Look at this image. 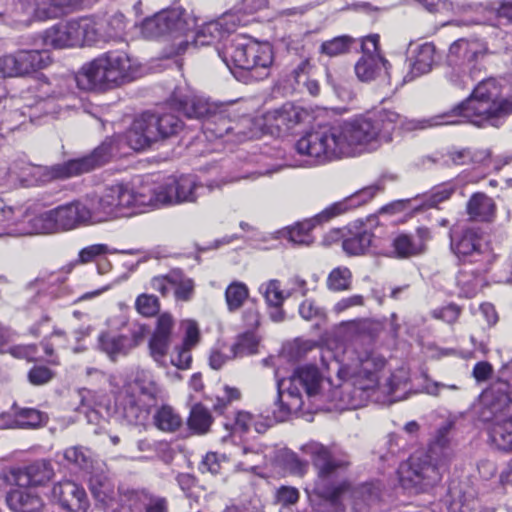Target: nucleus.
Masks as SVG:
<instances>
[{
  "mask_svg": "<svg viewBox=\"0 0 512 512\" xmlns=\"http://www.w3.org/2000/svg\"><path fill=\"white\" fill-rule=\"evenodd\" d=\"M151 288L159 292L162 296H167L170 293V271L165 275H158L151 279Z\"/></svg>",
  "mask_w": 512,
  "mask_h": 512,
  "instance_id": "774afa93",
  "label": "nucleus"
},
{
  "mask_svg": "<svg viewBox=\"0 0 512 512\" xmlns=\"http://www.w3.org/2000/svg\"><path fill=\"white\" fill-rule=\"evenodd\" d=\"M95 35V28L90 18L84 17L49 28L45 31L44 42L47 46L58 49L92 45L95 44Z\"/></svg>",
  "mask_w": 512,
  "mask_h": 512,
  "instance_id": "dca6fc26",
  "label": "nucleus"
},
{
  "mask_svg": "<svg viewBox=\"0 0 512 512\" xmlns=\"http://www.w3.org/2000/svg\"><path fill=\"white\" fill-rule=\"evenodd\" d=\"M83 212L84 209L81 207L79 200L59 205L29 218L30 233L51 234L86 226Z\"/></svg>",
  "mask_w": 512,
  "mask_h": 512,
  "instance_id": "f8f14e48",
  "label": "nucleus"
},
{
  "mask_svg": "<svg viewBox=\"0 0 512 512\" xmlns=\"http://www.w3.org/2000/svg\"><path fill=\"white\" fill-rule=\"evenodd\" d=\"M232 29L226 27L224 19L211 21L201 26L195 36V46H207L218 43L223 40Z\"/></svg>",
  "mask_w": 512,
  "mask_h": 512,
  "instance_id": "c9c22d12",
  "label": "nucleus"
},
{
  "mask_svg": "<svg viewBox=\"0 0 512 512\" xmlns=\"http://www.w3.org/2000/svg\"><path fill=\"white\" fill-rule=\"evenodd\" d=\"M53 377L54 372L45 366H34L28 373L29 382L33 385H44Z\"/></svg>",
  "mask_w": 512,
  "mask_h": 512,
  "instance_id": "0e129e2a",
  "label": "nucleus"
},
{
  "mask_svg": "<svg viewBox=\"0 0 512 512\" xmlns=\"http://www.w3.org/2000/svg\"><path fill=\"white\" fill-rule=\"evenodd\" d=\"M387 61L379 53H363L355 65V73L359 80L369 82L375 79L383 66L386 70Z\"/></svg>",
  "mask_w": 512,
  "mask_h": 512,
  "instance_id": "e433bc0d",
  "label": "nucleus"
},
{
  "mask_svg": "<svg viewBox=\"0 0 512 512\" xmlns=\"http://www.w3.org/2000/svg\"><path fill=\"white\" fill-rule=\"evenodd\" d=\"M486 52L484 44L477 40L458 39L453 42L447 55V63L453 70L448 76L450 81L456 86H466Z\"/></svg>",
  "mask_w": 512,
  "mask_h": 512,
  "instance_id": "ddd939ff",
  "label": "nucleus"
},
{
  "mask_svg": "<svg viewBox=\"0 0 512 512\" xmlns=\"http://www.w3.org/2000/svg\"><path fill=\"white\" fill-rule=\"evenodd\" d=\"M479 419L489 423V438L499 450L512 452V387L498 380L479 399Z\"/></svg>",
  "mask_w": 512,
  "mask_h": 512,
  "instance_id": "423d86ee",
  "label": "nucleus"
},
{
  "mask_svg": "<svg viewBox=\"0 0 512 512\" xmlns=\"http://www.w3.org/2000/svg\"><path fill=\"white\" fill-rule=\"evenodd\" d=\"M6 502L14 512H41L42 499L33 493L23 490H12L6 496Z\"/></svg>",
  "mask_w": 512,
  "mask_h": 512,
  "instance_id": "f704fd0d",
  "label": "nucleus"
},
{
  "mask_svg": "<svg viewBox=\"0 0 512 512\" xmlns=\"http://www.w3.org/2000/svg\"><path fill=\"white\" fill-rule=\"evenodd\" d=\"M183 122L171 112L160 114L143 113L134 120L127 134L129 146L134 150H143L160 139L178 134Z\"/></svg>",
  "mask_w": 512,
  "mask_h": 512,
  "instance_id": "9d476101",
  "label": "nucleus"
},
{
  "mask_svg": "<svg viewBox=\"0 0 512 512\" xmlns=\"http://www.w3.org/2000/svg\"><path fill=\"white\" fill-rule=\"evenodd\" d=\"M474 495L466 483H453L448 490L449 512H465L470 509Z\"/></svg>",
  "mask_w": 512,
  "mask_h": 512,
  "instance_id": "58836bf2",
  "label": "nucleus"
},
{
  "mask_svg": "<svg viewBox=\"0 0 512 512\" xmlns=\"http://www.w3.org/2000/svg\"><path fill=\"white\" fill-rule=\"evenodd\" d=\"M302 451L311 457L313 465L317 469L319 482L316 489L322 498L336 503L350 491V484L346 481L331 485L324 483L350 466V458L345 452L334 445L328 447L316 441L303 445Z\"/></svg>",
  "mask_w": 512,
  "mask_h": 512,
  "instance_id": "1a4fd4ad",
  "label": "nucleus"
},
{
  "mask_svg": "<svg viewBox=\"0 0 512 512\" xmlns=\"http://www.w3.org/2000/svg\"><path fill=\"white\" fill-rule=\"evenodd\" d=\"M51 497L61 508L69 512H86L90 506L85 489L69 480L56 483L52 488Z\"/></svg>",
  "mask_w": 512,
  "mask_h": 512,
  "instance_id": "412c9836",
  "label": "nucleus"
},
{
  "mask_svg": "<svg viewBox=\"0 0 512 512\" xmlns=\"http://www.w3.org/2000/svg\"><path fill=\"white\" fill-rule=\"evenodd\" d=\"M161 393L154 374L145 369L135 372L133 379L127 381L117 396V403L123 417L135 425L145 424L156 407Z\"/></svg>",
  "mask_w": 512,
  "mask_h": 512,
  "instance_id": "0eeeda50",
  "label": "nucleus"
},
{
  "mask_svg": "<svg viewBox=\"0 0 512 512\" xmlns=\"http://www.w3.org/2000/svg\"><path fill=\"white\" fill-rule=\"evenodd\" d=\"M455 192V186L451 183L442 184L433 189L431 194L426 198L427 207H436L439 203L449 199Z\"/></svg>",
  "mask_w": 512,
  "mask_h": 512,
  "instance_id": "bf43d9fd",
  "label": "nucleus"
},
{
  "mask_svg": "<svg viewBox=\"0 0 512 512\" xmlns=\"http://www.w3.org/2000/svg\"><path fill=\"white\" fill-rule=\"evenodd\" d=\"M217 52L231 71L233 68L264 70L259 77L267 76V69L272 63V49L268 44H261L245 38L235 37L229 40L223 48H217Z\"/></svg>",
  "mask_w": 512,
  "mask_h": 512,
  "instance_id": "9b49d317",
  "label": "nucleus"
},
{
  "mask_svg": "<svg viewBox=\"0 0 512 512\" xmlns=\"http://www.w3.org/2000/svg\"><path fill=\"white\" fill-rule=\"evenodd\" d=\"M191 349L192 348L184 345L176 347L171 355V364L178 369H188L192 361Z\"/></svg>",
  "mask_w": 512,
  "mask_h": 512,
  "instance_id": "e2e57ef3",
  "label": "nucleus"
},
{
  "mask_svg": "<svg viewBox=\"0 0 512 512\" xmlns=\"http://www.w3.org/2000/svg\"><path fill=\"white\" fill-rule=\"evenodd\" d=\"M455 10L458 12H475L477 14L473 19L475 24L492 26L512 25V1L503 2L497 8H487L481 4H457Z\"/></svg>",
  "mask_w": 512,
  "mask_h": 512,
  "instance_id": "5701e85b",
  "label": "nucleus"
},
{
  "mask_svg": "<svg viewBox=\"0 0 512 512\" xmlns=\"http://www.w3.org/2000/svg\"><path fill=\"white\" fill-rule=\"evenodd\" d=\"M355 330L362 336L374 339L382 331V324L372 319L359 320L354 324Z\"/></svg>",
  "mask_w": 512,
  "mask_h": 512,
  "instance_id": "680f3d73",
  "label": "nucleus"
},
{
  "mask_svg": "<svg viewBox=\"0 0 512 512\" xmlns=\"http://www.w3.org/2000/svg\"><path fill=\"white\" fill-rule=\"evenodd\" d=\"M302 114L291 104H285L280 109L269 111L264 115L267 132L279 135L288 132L301 122Z\"/></svg>",
  "mask_w": 512,
  "mask_h": 512,
  "instance_id": "393cba45",
  "label": "nucleus"
},
{
  "mask_svg": "<svg viewBox=\"0 0 512 512\" xmlns=\"http://www.w3.org/2000/svg\"><path fill=\"white\" fill-rule=\"evenodd\" d=\"M511 113L512 101L501 96V87L496 79L488 78L478 83L467 100L450 112L436 115L441 117L436 126L460 123L456 117H462L477 126L485 123L498 126L499 120Z\"/></svg>",
  "mask_w": 512,
  "mask_h": 512,
  "instance_id": "39448f33",
  "label": "nucleus"
},
{
  "mask_svg": "<svg viewBox=\"0 0 512 512\" xmlns=\"http://www.w3.org/2000/svg\"><path fill=\"white\" fill-rule=\"evenodd\" d=\"M461 313V309L456 304H448L446 306L436 308L431 312L433 318L442 320L448 324L455 323Z\"/></svg>",
  "mask_w": 512,
  "mask_h": 512,
  "instance_id": "052dcab7",
  "label": "nucleus"
},
{
  "mask_svg": "<svg viewBox=\"0 0 512 512\" xmlns=\"http://www.w3.org/2000/svg\"><path fill=\"white\" fill-rule=\"evenodd\" d=\"M64 458L80 469L88 470L92 466L91 452L82 446L67 448L63 453Z\"/></svg>",
  "mask_w": 512,
  "mask_h": 512,
  "instance_id": "3c124183",
  "label": "nucleus"
},
{
  "mask_svg": "<svg viewBox=\"0 0 512 512\" xmlns=\"http://www.w3.org/2000/svg\"><path fill=\"white\" fill-rule=\"evenodd\" d=\"M353 43L354 39L350 36H338L323 42L320 51L329 57H336L349 52Z\"/></svg>",
  "mask_w": 512,
  "mask_h": 512,
  "instance_id": "de8ad7c7",
  "label": "nucleus"
},
{
  "mask_svg": "<svg viewBox=\"0 0 512 512\" xmlns=\"http://www.w3.org/2000/svg\"><path fill=\"white\" fill-rule=\"evenodd\" d=\"M173 325L174 321L172 316L168 313H163L157 319V326L153 335L171 339Z\"/></svg>",
  "mask_w": 512,
  "mask_h": 512,
  "instance_id": "338daca9",
  "label": "nucleus"
},
{
  "mask_svg": "<svg viewBox=\"0 0 512 512\" xmlns=\"http://www.w3.org/2000/svg\"><path fill=\"white\" fill-rule=\"evenodd\" d=\"M233 130L231 121L217 108L205 119L203 131L207 137L222 138Z\"/></svg>",
  "mask_w": 512,
  "mask_h": 512,
  "instance_id": "a19ab883",
  "label": "nucleus"
},
{
  "mask_svg": "<svg viewBox=\"0 0 512 512\" xmlns=\"http://www.w3.org/2000/svg\"><path fill=\"white\" fill-rule=\"evenodd\" d=\"M343 237L342 248L348 255H363L374 246V235L366 229L349 230Z\"/></svg>",
  "mask_w": 512,
  "mask_h": 512,
  "instance_id": "72a5a7b5",
  "label": "nucleus"
},
{
  "mask_svg": "<svg viewBox=\"0 0 512 512\" xmlns=\"http://www.w3.org/2000/svg\"><path fill=\"white\" fill-rule=\"evenodd\" d=\"M170 284L174 288V297L177 301L188 302L193 298L195 282L180 269L170 271Z\"/></svg>",
  "mask_w": 512,
  "mask_h": 512,
  "instance_id": "ea45409f",
  "label": "nucleus"
},
{
  "mask_svg": "<svg viewBox=\"0 0 512 512\" xmlns=\"http://www.w3.org/2000/svg\"><path fill=\"white\" fill-rule=\"evenodd\" d=\"M241 455L244 457V459L237 463V468L243 471L254 472L264 459L262 453L247 447H243L241 449Z\"/></svg>",
  "mask_w": 512,
  "mask_h": 512,
  "instance_id": "4d7b16f0",
  "label": "nucleus"
},
{
  "mask_svg": "<svg viewBox=\"0 0 512 512\" xmlns=\"http://www.w3.org/2000/svg\"><path fill=\"white\" fill-rule=\"evenodd\" d=\"M451 247L458 257H472L471 261L475 262L483 254L482 238L472 228L464 229L458 238H452Z\"/></svg>",
  "mask_w": 512,
  "mask_h": 512,
  "instance_id": "c85d7f7f",
  "label": "nucleus"
},
{
  "mask_svg": "<svg viewBox=\"0 0 512 512\" xmlns=\"http://www.w3.org/2000/svg\"><path fill=\"white\" fill-rule=\"evenodd\" d=\"M98 348L105 353L110 360L116 361L118 357L126 356L133 349V344L129 342V337L126 335L102 332L98 336Z\"/></svg>",
  "mask_w": 512,
  "mask_h": 512,
  "instance_id": "2f4dec72",
  "label": "nucleus"
},
{
  "mask_svg": "<svg viewBox=\"0 0 512 512\" xmlns=\"http://www.w3.org/2000/svg\"><path fill=\"white\" fill-rule=\"evenodd\" d=\"M50 63L51 57L47 50H18L0 57V73L5 77H23Z\"/></svg>",
  "mask_w": 512,
  "mask_h": 512,
  "instance_id": "a211bd4d",
  "label": "nucleus"
},
{
  "mask_svg": "<svg viewBox=\"0 0 512 512\" xmlns=\"http://www.w3.org/2000/svg\"><path fill=\"white\" fill-rule=\"evenodd\" d=\"M95 28V43L109 41L119 37L125 30L127 22L124 14L116 12L107 19L89 17Z\"/></svg>",
  "mask_w": 512,
  "mask_h": 512,
  "instance_id": "7c9ffc66",
  "label": "nucleus"
},
{
  "mask_svg": "<svg viewBox=\"0 0 512 512\" xmlns=\"http://www.w3.org/2000/svg\"><path fill=\"white\" fill-rule=\"evenodd\" d=\"M482 279L479 276L467 272H460L457 277V284L461 295L466 298L474 297L481 287Z\"/></svg>",
  "mask_w": 512,
  "mask_h": 512,
  "instance_id": "5fc2aeb1",
  "label": "nucleus"
},
{
  "mask_svg": "<svg viewBox=\"0 0 512 512\" xmlns=\"http://www.w3.org/2000/svg\"><path fill=\"white\" fill-rule=\"evenodd\" d=\"M323 374L312 364L297 368L288 378L278 379V399L275 402L273 418L276 422L285 421L292 412L303 406L302 390L312 397L321 391Z\"/></svg>",
  "mask_w": 512,
  "mask_h": 512,
  "instance_id": "6e6552de",
  "label": "nucleus"
},
{
  "mask_svg": "<svg viewBox=\"0 0 512 512\" xmlns=\"http://www.w3.org/2000/svg\"><path fill=\"white\" fill-rule=\"evenodd\" d=\"M84 209L83 218L86 226L99 224L116 218L115 209L110 199L108 188L102 195H90L78 199Z\"/></svg>",
  "mask_w": 512,
  "mask_h": 512,
  "instance_id": "b1692460",
  "label": "nucleus"
},
{
  "mask_svg": "<svg viewBox=\"0 0 512 512\" xmlns=\"http://www.w3.org/2000/svg\"><path fill=\"white\" fill-rule=\"evenodd\" d=\"M136 68L128 54L122 51L106 52L82 66L74 79H61L57 89H45L50 83L42 84L44 93L52 97H62L69 91V82L75 81L78 87L86 91H107L118 88L135 79Z\"/></svg>",
  "mask_w": 512,
  "mask_h": 512,
  "instance_id": "7ed1b4c3",
  "label": "nucleus"
},
{
  "mask_svg": "<svg viewBox=\"0 0 512 512\" xmlns=\"http://www.w3.org/2000/svg\"><path fill=\"white\" fill-rule=\"evenodd\" d=\"M352 273L347 267H336L328 275L327 286L332 291L348 290L351 285Z\"/></svg>",
  "mask_w": 512,
  "mask_h": 512,
  "instance_id": "09e8293b",
  "label": "nucleus"
},
{
  "mask_svg": "<svg viewBox=\"0 0 512 512\" xmlns=\"http://www.w3.org/2000/svg\"><path fill=\"white\" fill-rule=\"evenodd\" d=\"M164 183L155 184L144 182L135 190L136 204L138 213L145 208H159L166 206V197Z\"/></svg>",
  "mask_w": 512,
  "mask_h": 512,
  "instance_id": "c756f323",
  "label": "nucleus"
},
{
  "mask_svg": "<svg viewBox=\"0 0 512 512\" xmlns=\"http://www.w3.org/2000/svg\"><path fill=\"white\" fill-rule=\"evenodd\" d=\"M54 468L48 460H37L24 468H9L1 472V479L19 487L43 486L54 477Z\"/></svg>",
  "mask_w": 512,
  "mask_h": 512,
  "instance_id": "6ab92c4d",
  "label": "nucleus"
},
{
  "mask_svg": "<svg viewBox=\"0 0 512 512\" xmlns=\"http://www.w3.org/2000/svg\"><path fill=\"white\" fill-rule=\"evenodd\" d=\"M221 462L219 456L214 452L207 453L201 463L199 464V470L202 473H211L216 475L220 472Z\"/></svg>",
  "mask_w": 512,
  "mask_h": 512,
  "instance_id": "69168bd1",
  "label": "nucleus"
},
{
  "mask_svg": "<svg viewBox=\"0 0 512 512\" xmlns=\"http://www.w3.org/2000/svg\"><path fill=\"white\" fill-rule=\"evenodd\" d=\"M187 29V23L180 9L165 10L146 18L141 25V34L147 39H154L164 35H174L178 41L174 44L176 49L169 55H179L189 46L186 40L180 39Z\"/></svg>",
  "mask_w": 512,
  "mask_h": 512,
  "instance_id": "2eb2a0df",
  "label": "nucleus"
},
{
  "mask_svg": "<svg viewBox=\"0 0 512 512\" xmlns=\"http://www.w3.org/2000/svg\"><path fill=\"white\" fill-rule=\"evenodd\" d=\"M346 210L347 205L344 202L333 203L313 218L306 219L288 227L285 236L293 244L309 246L313 243V237L310 232L316 225L327 222L343 214Z\"/></svg>",
  "mask_w": 512,
  "mask_h": 512,
  "instance_id": "aec40b11",
  "label": "nucleus"
},
{
  "mask_svg": "<svg viewBox=\"0 0 512 512\" xmlns=\"http://www.w3.org/2000/svg\"><path fill=\"white\" fill-rule=\"evenodd\" d=\"M259 340L254 333H244L231 347L232 357H243L257 352Z\"/></svg>",
  "mask_w": 512,
  "mask_h": 512,
  "instance_id": "8fccbe9b",
  "label": "nucleus"
},
{
  "mask_svg": "<svg viewBox=\"0 0 512 512\" xmlns=\"http://www.w3.org/2000/svg\"><path fill=\"white\" fill-rule=\"evenodd\" d=\"M29 13L39 19L56 18L77 4V0H23Z\"/></svg>",
  "mask_w": 512,
  "mask_h": 512,
  "instance_id": "cd10ccee",
  "label": "nucleus"
},
{
  "mask_svg": "<svg viewBox=\"0 0 512 512\" xmlns=\"http://www.w3.org/2000/svg\"><path fill=\"white\" fill-rule=\"evenodd\" d=\"M117 249H111L106 244H93L87 247H84L79 251L78 258L75 261L77 264H87L94 261L97 257L106 255V254H114L118 253Z\"/></svg>",
  "mask_w": 512,
  "mask_h": 512,
  "instance_id": "603ef678",
  "label": "nucleus"
},
{
  "mask_svg": "<svg viewBox=\"0 0 512 512\" xmlns=\"http://www.w3.org/2000/svg\"><path fill=\"white\" fill-rule=\"evenodd\" d=\"M454 427L452 419L443 422L431 437L427 451L412 456L408 464L401 467L400 481L403 487L425 491L441 481L454 456L451 437Z\"/></svg>",
  "mask_w": 512,
  "mask_h": 512,
  "instance_id": "20e7f679",
  "label": "nucleus"
},
{
  "mask_svg": "<svg viewBox=\"0 0 512 512\" xmlns=\"http://www.w3.org/2000/svg\"><path fill=\"white\" fill-rule=\"evenodd\" d=\"M261 291L268 305L282 306L285 296L280 289V282L278 280H270L268 283L262 285Z\"/></svg>",
  "mask_w": 512,
  "mask_h": 512,
  "instance_id": "13d9d810",
  "label": "nucleus"
},
{
  "mask_svg": "<svg viewBox=\"0 0 512 512\" xmlns=\"http://www.w3.org/2000/svg\"><path fill=\"white\" fill-rule=\"evenodd\" d=\"M111 156V145L102 143L89 155L43 168L44 176L46 180L66 179L78 176L106 164Z\"/></svg>",
  "mask_w": 512,
  "mask_h": 512,
  "instance_id": "f3484780",
  "label": "nucleus"
},
{
  "mask_svg": "<svg viewBox=\"0 0 512 512\" xmlns=\"http://www.w3.org/2000/svg\"><path fill=\"white\" fill-rule=\"evenodd\" d=\"M211 423L212 417L204 406L197 404L192 407L188 418V425L191 430L198 434H204L209 430Z\"/></svg>",
  "mask_w": 512,
  "mask_h": 512,
  "instance_id": "a18cd8bd",
  "label": "nucleus"
},
{
  "mask_svg": "<svg viewBox=\"0 0 512 512\" xmlns=\"http://www.w3.org/2000/svg\"><path fill=\"white\" fill-rule=\"evenodd\" d=\"M232 181V179L221 178L203 184L196 175L192 174H183L179 177L170 178L164 182L165 194H167L166 206L195 203L198 198L207 193H211L215 189H221L224 185Z\"/></svg>",
  "mask_w": 512,
  "mask_h": 512,
  "instance_id": "4468645a",
  "label": "nucleus"
},
{
  "mask_svg": "<svg viewBox=\"0 0 512 512\" xmlns=\"http://www.w3.org/2000/svg\"><path fill=\"white\" fill-rule=\"evenodd\" d=\"M47 421V416L34 408H20L15 412L14 426L19 428H35Z\"/></svg>",
  "mask_w": 512,
  "mask_h": 512,
  "instance_id": "37998d69",
  "label": "nucleus"
},
{
  "mask_svg": "<svg viewBox=\"0 0 512 512\" xmlns=\"http://www.w3.org/2000/svg\"><path fill=\"white\" fill-rule=\"evenodd\" d=\"M170 104L182 111L186 117L196 119L207 118L216 109L207 99L183 88H177L173 92Z\"/></svg>",
  "mask_w": 512,
  "mask_h": 512,
  "instance_id": "4be33fe9",
  "label": "nucleus"
},
{
  "mask_svg": "<svg viewBox=\"0 0 512 512\" xmlns=\"http://www.w3.org/2000/svg\"><path fill=\"white\" fill-rule=\"evenodd\" d=\"M171 339L152 335L149 341V351L153 360L160 366H166V355Z\"/></svg>",
  "mask_w": 512,
  "mask_h": 512,
  "instance_id": "864d4df0",
  "label": "nucleus"
},
{
  "mask_svg": "<svg viewBox=\"0 0 512 512\" xmlns=\"http://www.w3.org/2000/svg\"><path fill=\"white\" fill-rule=\"evenodd\" d=\"M439 119L408 120L395 111L381 109L336 125L318 126L299 138L294 148L306 165H321L374 152L392 141L397 127L407 131L426 129L435 127Z\"/></svg>",
  "mask_w": 512,
  "mask_h": 512,
  "instance_id": "f257e3e1",
  "label": "nucleus"
},
{
  "mask_svg": "<svg viewBox=\"0 0 512 512\" xmlns=\"http://www.w3.org/2000/svg\"><path fill=\"white\" fill-rule=\"evenodd\" d=\"M430 239L427 228H418L415 234H399L392 242L394 252L399 258H409L422 254L426 249V243Z\"/></svg>",
  "mask_w": 512,
  "mask_h": 512,
  "instance_id": "a878e982",
  "label": "nucleus"
},
{
  "mask_svg": "<svg viewBox=\"0 0 512 512\" xmlns=\"http://www.w3.org/2000/svg\"><path fill=\"white\" fill-rule=\"evenodd\" d=\"M249 296V290L245 283L234 281L228 285L225 291V300L228 310L235 312L239 310Z\"/></svg>",
  "mask_w": 512,
  "mask_h": 512,
  "instance_id": "79ce46f5",
  "label": "nucleus"
},
{
  "mask_svg": "<svg viewBox=\"0 0 512 512\" xmlns=\"http://www.w3.org/2000/svg\"><path fill=\"white\" fill-rule=\"evenodd\" d=\"M181 423V417L170 406H162L154 415L155 426L165 432L177 430Z\"/></svg>",
  "mask_w": 512,
  "mask_h": 512,
  "instance_id": "c03bdc74",
  "label": "nucleus"
},
{
  "mask_svg": "<svg viewBox=\"0 0 512 512\" xmlns=\"http://www.w3.org/2000/svg\"><path fill=\"white\" fill-rule=\"evenodd\" d=\"M449 159L456 165L482 163L490 157L488 150L471 151L470 149L453 150L448 153Z\"/></svg>",
  "mask_w": 512,
  "mask_h": 512,
  "instance_id": "49530a36",
  "label": "nucleus"
},
{
  "mask_svg": "<svg viewBox=\"0 0 512 512\" xmlns=\"http://www.w3.org/2000/svg\"><path fill=\"white\" fill-rule=\"evenodd\" d=\"M327 356L322 355L321 360L326 369L331 366L336 370L343 385H339L333 392L342 408H356L360 405L357 398L368 390L374 389L379 382V372L385 367V358L370 348L364 347L360 339H356L344 352V363L337 360L328 363Z\"/></svg>",
  "mask_w": 512,
  "mask_h": 512,
  "instance_id": "f03ea898",
  "label": "nucleus"
},
{
  "mask_svg": "<svg viewBox=\"0 0 512 512\" xmlns=\"http://www.w3.org/2000/svg\"><path fill=\"white\" fill-rule=\"evenodd\" d=\"M466 211L473 221L489 222L495 216L496 205L492 198L478 192L474 193L468 200Z\"/></svg>",
  "mask_w": 512,
  "mask_h": 512,
  "instance_id": "473e14b6",
  "label": "nucleus"
},
{
  "mask_svg": "<svg viewBox=\"0 0 512 512\" xmlns=\"http://www.w3.org/2000/svg\"><path fill=\"white\" fill-rule=\"evenodd\" d=\"M436 57V48L432 43H424L417 47L410 63L411 79L431 71Z\"/></svg>",
  "mask_w": 512,
  "mask_h": 512,
  "instance_id": "4c0bfd02",
  "label": "nucleus"
},
{
  "mask_svg": "<svg viewBox=\"0 0 512 512\" xmlns=\"http://www.w3.org/2000/svg\"><path fill=\"white\" fill-rule=\"evenodd\" d=\"M136 310L143 316L151 317L160 310L158 297L151 294H141L135 301Z\"/></svg>",
  "mask_w": 512,
  "mask_h": 512,
  "instance_id": "6e6d98bb",
  "label": "nucleus"
},
{
  "mask_svg": "<svg viewBox=\"0 0 512 512\" xmlns=\"http://www.w3.org/2000/svg\"><path fill=\"white\" fill-rule=\"evenodd\" d=\"M107 188L116 217L130 216L138 213L134 188L123 183H117Z\"/></svg>",
  "mask_w": 512,
  "mask_h": 512,
  "instance_id": "bb28decb",
  "label": "nucleus"
}]
</instances>
